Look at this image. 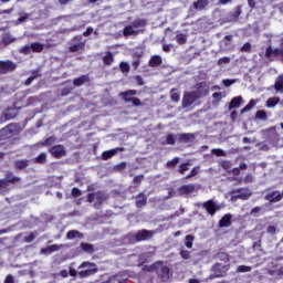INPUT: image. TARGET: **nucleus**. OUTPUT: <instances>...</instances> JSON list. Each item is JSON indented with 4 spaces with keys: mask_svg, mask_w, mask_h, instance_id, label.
Returning a JSON list of instances; mask_svg holds the SVG:
<instances>
[{
    "mask_svg": "<svg viewBox=\"0 0 283 283\" xmlns=\"http://www.w3.org/2000/svg\"><path fill=\"white\" fill-rule=\"evenodd\" d=\"M156 231L154 230H138L136 233H128L126 235V240H128L129 244H137V242H147L154 238Z\"/></svg>",
    "mask_w": 283,
    "mask_h": 283,
    "instance_id": "1",
    "label": "nucleus"
},
{
    "mask_svg": "<svg viewBox=\"0 0 283 283\" xmlns=\"http://www.w3.org/2000/svg\"><path fill=\"white\" fill-rule=\"evenodd\" d=\"M208 94H209V91L185 92L182 101H181V107L184 109H187V107H191V105H193V103H196V101H199V98H202V96H207Z\"/></svg>",
    "mask_w": 283,
    "mask_h": 283,
    "instance_id": "2",
    "label": "nucleus"
},
{
    "mask_svg": "<svg viewBox=\"0 0 283 283\" xmlns=\"http://www.w3.org/2000/svg\"><path fill=\"white\" fill-rule=\"evenodd\" d=\"M17 134H21V125L18 123L8 124L6 127L0 129V140H10Z\"/></svg>",
    "mask_w": 283,
    "mask_h": 283,
    "instance_id": "3",
    "label": "nucleus"
},
{
    "mask_svg": "<svg viewBox=\"0 0 283 283\" xmlns=\"http://www.w3.org/2000/svg\"><path fill=\"white\" fill-rule=\"evenodd\" d=\"M136 94H138L136 90H128L125 92H120L119 98H122L124 103H133L134 107H140L143 106V102H140V98L132 97V96H136Z\"/></svg>",
    "mask_w": 283,
    "mask_h": 283,
    "instance_id": "4",
    "label": "nucleus"
},
{
    "mask_svg": "<svg viewBox=\"0 0 283 283\" xmlns=\"http://www.w3.org/2000/svg\"><path fill=\"white\" fill-rule=\"evenodd\" d=\"M85 41L83 40V35L78 34L71 39V45L69 46V52L74 54L76 52H85Z\"/></svg>",
    "mask_w": 283,
    "mask_h": 283,
    "instance_id": "5",
    "label": "nucleus"
},
{
    "mask_svg": "<svg viewBox=\"0 0 283 283\" xmlns=\"http://www.w3.org/2000/svg\"><path fill=\"white\" fill-rule=\"evenodd\" d=\"M49 154H51L52 158L61 159L67 156V150L65 146L57 144L49 148Z\"/></svg>",
    "mask_w": 283,
    "mask_h": 283,
    "instance_id": "6",
    "label": "nucleus"
},
{
    "mask_svg": "<svg viewBox=\"0 0 283 283\" xmlns=\"http://www.w3.org/2000/svg\"><path fill=\"white\" fill-rule=\"evenodd\" d=\"M230 269L231 264L222 265V263H214L212 265V273L214 274V277H226Z\"/></svg>",
    "mask_w": 283,
    "mask_h": 283,
    "instance_id": "7",
    "label": "nucleus"
},
{
    "mask_svg": "<svg viewBox=\"0 0 283 283\" xmlns=\"http://www.w3.org/2000/svg\"><path fill=\"white\" fill-rule=\"evenodd\" d=\"M201 207L207 211V214L211 217L216 216V212L220 211L221 209V207L218 203H216V201H213L212 199L201 203Z\"/></svg>",
    "mask_w": 283,
    "mask_h": 283,
    "instance_id": "8",
    "label": "nucleus"
},
{
    "mask_svg": "<svg viewBox=\"0 0 283 283\" xmlns=\"http://www.w3.org/2000/svg\"><path fill=\"white\" fill-rule=\"evenodd\" d=\"M232 200H249L251 198V192L247 188H239L231 191Z\"/></svg>",
    "mask_w": 283,
    "mask_h": 283,
    "instance_id": "9",
    "label": "nucleus"
},
{
    "mask_svg": "<svg viewBox=\"0 0 283 283\" xmlns=\"http://www.w3.org/2000/svg\"><path fill=\"white\" fill-rule=\"evenodd\" d=\"M14 70H17V63L12 62V60L0 61V75L10 74Z\"/></svg>",
    "mask_w": 283,
    "mask_h": 283,
    "instance_id": "10",
    "label": "nucleus"
},
{
    "mask_svg": "<svg viewBox=\"0 0 283 283\" xmlns=\"http://www.w3.org/2000/svg\"><path fill=\"white\" fill-rule=\"evenodd\" d=\"M283 192H280L279 190H274L271 192H268L264 196V200L268 202H271L272 205H275V202H282Z\"/></svg>",
    "mask_w": 283,
    "mask_h": 283,
    "instance_id": "11",
    "label": "nucleus"
},
{
    "mask_svg": "<svg viewBox=\"0 0 283 283\" xmlns=\"http://www.w3.org/2000/svg\"><path fill=\"white\" fill-rule=\"evenodd\" d=\"M109 198V195H107L105 191L103 190H98L95 192V203L94 207L96 209H98V207H101V205H103V202H106V200Z\"/></svg>",
    "mask_w": 283,
    "mask_h": 283,
    "instance_id": "12",
    "label": "nucleus"
},
{
    "mask_svg": "<svg viewBox=\"0 0 283 283\" xmlns=\"http://www.w3.org/2000/svg\"><path fill=\"white\" fill-rule=\"evenodd\" d=\"M118 151H125L123 147H116L109 150H105L102 153V160H109V158H114Z\"/></svg>",
    "mask_w": 283,
    "mask_h": 283,
    "instance_id": "13",
    "label": "nucleus"
},
{
    "mask_svg": "<svg viewBox=\"0 0 283 283\" xmlns=\"http://www.w3.org/2000/svg\"><path fill=\"white\" fill-rule=\"evenodd\" d=\"M196 191V185L189 184V185H182L178 188L179 196H189V193H193Z\"/></svg>",
    "mask_w": 283,
    "mask_h": 283,
    "instance_id": "14",
    "label": "nucleus"
},
{
    "mask_svg": "<svg viewBox=\"0 0 283 283\" xmlns=\"http://www.w3.org/2000/svg\"><path fill=\"white\" fill-rule=\"evenodd\" d=\"M135 198V207L137 209H143V207H147V195H145V192H139Z\"/></svg>",
    "mask_w": 283,
    "mask_h": 283,
    "instance_id": "15",
    "label": "nucleus"
},
{
    "mask_svg": "<svg viewBox=\"0 0 283 283\" xmlns=\"http://www.w3.org/2000/svg\"><path fill=\"white\" fill-rule=\"evenodd\" d=\"M12 118H17V113H12L11 108H7L0 116V125L8 123V120H12Z\"/></svg>",
    "mask_w": 283,
    "mask_h": 283,
    "instance_id": "16",
    "label": "nucleus"
},
{
    "mask_svg": "<svg viewBox=\"0 0 283 283\" xmlns=\"http://www.w3.org/2000/svg\"><path fill=\"white\" fill-rule=\"evenodd\" d=\"M233 216L231 213H227L224 214L220 220H219V228L220 229H227L229 227H231V220H232Z\"/></svg>",
    "mask_w": 283,
    "mask_h": 283,
    "instance_id": "17",
    "label": "nucleus"
},
{
    "mask_svg": "<svg viewBox=\"0 0 283 283\" xmlns=\"http://www.w3.org/2000/svg\"><path fill=\"white\" fill-rule=\"evenodd\" d=\"M13 167L15 170H23L28 169L30 167V160L29 159H18L13 161Z\"/></svg>",
    "mask_w": 283,
    "mask_h": 283,
    "instance_id": "18",
    "label": "nucleus"
},
{
    "mask_svg": "<svg viewBox=\"0 0 283 283\" xmlns=\"http://www.w3.org/2000/svg\"><path fill=\"white\" fill-rule=\"evenodd\" d=\"M139 33L140 31L134 30V27L132 24H128L123 29V36H125L126 39L127 36H138Z\"/></svg>",
    "mask_w": 283,
    "mask_h": 283,
    "instance_id": "19",
    "label": "nucleus"
},
{
    "mask_svg": "<svg viewBox=\"0 0 283 283\" xmlns=\"http://www.w3.org/2000/svg\"><path fill=\"white\" fill-rule=\"evenodd\" d=\"M95 273H98V268L80 271L77 275L81 280H84V277H91V275H95Z\"/></svg>",
    "mask_w": 283,
    "mask_h": 283,
    "instance_id": "20",
    "label": "nucleus"
},
{
    "mask_svg": "<svg viewBox=\"0 0 283 283\" xmlns=\"http://www.w3.org/2000/svg\"><path fill=\"white\" fill-rule=\"evenodd\" d=\"M90 75H81L73 80V85L74 87H81L82 85H85V83H90Z\"/></svg>",
    "mask_w": 283,
    "mask_h": 283,
    "instance_id": "21",
    "label": "nucleus"
},
{
    "mask_svg": "<svg viewBox=\"0 0 283 283\" xmlns=\"http://www.w3.org/2000/svg\"><path fill=\"white\" fill-rule=\"evenodd\" d=\"M149 67H160L163 65V57L160 55H153L148 61Z\"/></svg>",
    "mask_w": 283,
    "mask_h": 283,
    "instance_id": "22",
    "label": "nucleus"
},
{
    "mask_svg": "<svg viewBox=\"0 0 283 283\" xmlns=\"http://www.w3.org/2000/svg\"><path fill=\"white\" fill-rule=\"evenodd\" d=\"M180 143H193L196 140V135L191 133H184L179 135Z\"/></svg>",
    "mask_w": 283,
    "mask_h": 283,
    "instance_id": "23",
    "label": "nucleus"
},
{
    "mask_svg": "<svg viewBox=\"0 0 283 283\" xmlns=\"http://www.w3.org/2000/svg\"><path fill=\"white\" fill-rule=\"evenodd\" d=\"M59 249H61V245L52 244L46 248H42L41 253H43L44 255H50V253H54V252L59 251Z\"/></svg>",
    "mask_w": 283,
    "mask_h": 283,
    "instance_id": "24",
    "label": "nucleus"
},
{
    "mask_svg": "<svg viewBox=\"0 0 283 283\" xmlns=\"http://www.w3.org/2000/svg\"><path fill=\"white\" fill-rule=\"evenodd\" d=\"M242 105V96H235L230 101L229 109H238Z\"/></svg>",
    "mask_w": 283,
    "mask_h": 283,
    "instance_id": "25",
    "label": "nucleus"
},
{
    "mask_svg": "<svg viewBox=\"0 0 283 283\" xmlns=\"http://www.w3.org/2000/svg\"><path fill=\"white\" fill-rule=\"evenodd\" d=\"M4 180L8 187V185H17V182H21V177H13L12 172H7Z\"/></svg>",
    "mask_w": 283,
    "mask_h": 283,
    "instance_id": "26",
    "label": "nucleus"
},
{
    "mask_svg": "<svg viewBox=\"0 0 283 283\" xmlns=\"http://www.w3.org/2000/svg\"><path fill=\"white\" fill-rule=\"evenodd\" d=\"M102 61L104 65H112V63H114V53H112V51H107L106 54L102 57Z\"/></svg>",
    "mask_w": 283,
    "mask_h": 283,
    "instance_id": "27",
    "label": "nucleus"
},
{
    "mask_svg": "<svg viewBox=\"0 0 283 283\" xmlns=\"http://www.w3.org/2000/svg\"><path fill=\"white\" fill-rule=\"evenodd\" d=\"M45 45H43V43L41 42H33L31 43V52H34L36 54H41V52H43Z\"/></svg>",
    "mask_w": 283,
    "mask_h": 283,
    "instance_id": "28",
    "label": "nucleus"
},
{
    "mask_svg": "<svg viewBox=\"0 0 283 283\" xmlns=\"http://www.w3.org/2000/svg\"><path fill=\"white\" fill-rule=\"evenodd\" d=\"M274 90L275 92H283V74L276 77V81L274 83Z\"/></svg>",
    "mask_w": 283,
    "mask_h": 283,
    "instance_id": "29",
    "label": "nucleus"
},
{
    "mask_svg": "<svg viewBox=\"0 0 283 283\" xmlns=\"http://www.w3.org/2000/svg\"><path fill=\"white\" fill-rule=\"evenodd\" d=\"M169 273H170L169 266L165 265L161 268L160 277H161L163 282L169 281Z\"/></svg>",
    "mask_w": 283,
    "mask_h": 283,
    "instance_id": "30",
    "label": "nucleus"
},
{
    "mask_svg": "<svg viewBox=\"0 0 283 283\" xmlns=\"http://www.w3.org/2000/svg\"><path fill=\"white\" fill-rule=\"evenodd\" d=\"M36 165H45L48 163V154L41 153L38 157L34 158Z\"/></svg>",
    "mask_w": 283,
    "mask_h": 283,
    "instance_id": "31",
    "label": "nucleus"
},
{
    "mask_svg": "<svg viewBox=\"0 0 283 283\" xmlns=\"http://www.w3.org/2000/svg\"><path fill=\"white\" fill-rule=\"evenodd\" d=\"M130 25L133 29L145 28V25H147V21L145 19H136L130 23Z\"/></svg>",
    "mask_w": 283,
    "mask_h": 283,
    "instance_id": "32",
    "label": "nucleus"
},
{
    "mask_svg": "<svg viewBox=\"0 0 283 283\" xmlns=\"http://www.w3.org/2000/svg\"><path fill=\"white\" fill-rule=\"evenodd\" d=\"M180 163V157H175L171 160H168L165 165L166 169H176V166Z\"/></svg>",
    "mask_w": 283,
    "mask_h": 283,
    "instance_id": "33",
    "label": "nucleus"
},
{
    "mask_svg": "<svg viewBox=\"0 0 283 283\" xmlns=\"http://www.w3.org/2000/svg\"><path fill=\"white\" fill-rule=\"evenodd\" d=\"M76 238H83V234L78 230H70L66 233V239L67 240H74Z\"/></svg>",
    "mask_w": 283,
    "mask_h": 283,
    "instance_id": "34",
    "label": "nucleus"
},
{
    "mask_svg": "<svg viewBox=\"0 0 283 283\" xmlns=\"http://www.w3.org/2000/svg\"><path fill=\"white\" fill-rule=\"evenodd\" d=\"M170 101H172V103H179L180 92H178V88H172L170 91Z\"/></svg>",
    "mask_w": 283,
    "mask_h": 283,
    "instance_id": "35",
    "label": "nucleus"
},
{
    "mask_svg": "<svg viewBox=\"0 0 283 283\" xmlns=\"http://www.w3.org/2000/svg\"><path fill=\"white\" fill-rule=\"evenodd\" d=\"M193 240H196V238L193 237V234H187L185 237V247L187 249H192L193 248Z\"/></svg>",
    "mask_w": 283,
    "mask_h": 283,
    "instance_id": "36",
    "label": "nucleus"
},
{
    "mask_svg": "<svg viewBox=\"0 0 283 283\" xmlns=\"http://www.w3.org/2000/svg\"><path fill=\"white\" fill-rule=\"evenodd\" d=\"M208 4L209 1L207 0H197L196 2H193V7L196 8V10H205Z\"/></svg>",
    "mask_w": 283,
    "mask_h": 283,
    "instance_id": "37",
    "label": "nucleus"
},
{
    "mask_svg": "<svg viewBox=\"0 0 283 283\" xmlns=\"http://www.w3.org/2000/svg\"><path fill=\"white\" fill-rule=\"evenodd\" d=\"M81 249L82 251H84V253H94V245H92L91 243L82 242Z\"/></svg>",
    "mask_w": 283,
    "mask_h": 283,
    "instance_id": "38",
    "label": "nucleus"
},
{
    "mask_svg": "<svg viewBox=\"0 0 283 283\" xmlns=\"http://www.w3.org/2000/svg\"><path fill=\"white\" fill-rule=\"evenodd\" d=\"M17 39H14L10 33H7L2 36V43L3 45H10V43H14Z\"/></svg>",
    "mask_w": 283,
    "mask_h": 283,
    "instance_id": "39",
    "label": "nucleus"
},
{
    "mask_svg": "<svg viewBox=\"0 0 283 283\" xmlns=\"http://www.w3.org/2000/svg\"><path fill=\"white\" fill-rule=\"evenodd\" d=\"M176 41H177L178 45H185V43H187V34H185V33L177 34Z\"/></svg>",
    "mask_w": 283,
    "mask_h": 283,
    "instance_id": "40",
    "label": "nucleus"
},
{
    "mask_svg": "<svg viewBox=\"0 0 283 283\" xmlns=\"http://www.w3.org/2000/svg\"><path fill=\"white\" fill-rule=\"evenodd\" d=\"M195 90H197L196 92H209V90H205V87H207V82H198L195 84ZM205 90V91H203Z\"/></svg>",
    "mask_w": 283,
    "mask_h": 283,
    "instance_id": "41",
    "label": "nucleus"
},
{
    "mask_svg": "<svg viewBox=\"0 0 283 283\" xmlns=\"http://www.w3.org/2000/svg\"><path fill=\"white\" fill-rule=\"evenodd\" d=\"M115 277L117 279V282H119V283H125L128 280L127 273H125V272H119V273L115 274Z\"/></svg>",
    "mask_w": 283,
    "mask_h": 283,
    "instance_id": "42",
    "label": "nucleus"
},
{
    "mask_svg": "<svg viewBox=\"0 0 283 283\" xmlns=\"http://www.w3.org/2000/svg\"><path fill=\"white\" fill-rule=\"evenodd\" d=\"M255 118L258 120H266V118H268L266 111H264V109L256 111Z\"/></svg>",
    "mask_w": 283,
    "mask_h": 283,
    "instance_id": "43",
    "label": "nucleus"
},
{
    "mask_svg": "<svg viewBox=\"0 0 283 283\" xmlns=\"http://www.w3.org/2000/svg\"><path fill=\"white\" fill-rule=\"evenodd\" d=\"M36 235H39V233L31 232L30 234L24 237L23 241L27 242V244H30V242H34V240H36Z\"/></svg>",
    "mask_w": 283,
    "mask_h": 283,
    "instance_id": "44",
    "label": "nucleus"
},
{
    "mask_svg": "<svg viewBox=\"0 0 283 283\" xmlns=\"http://www.w3.org/2000/svg\"><path fill=\"white\" fill-rule=\"evenodd\" d=\"M280 103V98L277 97H270L266 101V107H275V105H277Z\"/></svg>",
    "mask_w": 283,
    "mask_h": 283,
    "instance_id": "45",
    "label": "nucleus"
},
{
    "mask_svg": "<svg viewBox=\"0 0 283 283\" xmlns=\"http://www.w3.org/2000/svg\"><path fill=\"white\" fill-rule=\"evenodd\" d=\"M178 174H180L181 176H185L186 171H189V163H184L180 164L179 169L177 170Z\"/></svg>",
    "mask_w": 283,
    "mask_h": 283,
    "instance_id": "46",
    "label": "nucleus"
},
{
    "mask_svg": "<svg viewBox=\"0 0 283 283\" xmlns=\"http://www.w3.org/2000/svg\"><path fill=\"white\" fill-rule=\"evenodd\" d=\"M142 271H144V273H154V271H156V263H153L151 265H144Z\"/></svg>",
    "mask_w": 283,
    "mask_h": 283,
    "instance_id": "47",
    "label": "nucleus"
},
{
    "mask_svg": "<svg viewBox=\"0 0 283 283\" xmlns=\"http://www.w3.org/2000/svg\"><path fill=\"white\" fill-rule=\"evenodd\" d=\"M119 70L123 74H127L129 72V63L127 62H120L119 63Z\"/></svg>",
    "mask_w": 283,
    "mask_h": 283,
    "instance_id": "48",
    "label": "nucleus"
},
{
    "mask_svg": "<svg viewBox=\"0 0 283 283\" xmlns=\"http://www.w3.org/2000/svg\"><path fill=\"white\" fill-rule=\"evenodd\" d=\"M145 180V175H137L133 178V185L137 187Z\"/></svg>",
    "mask_w": 283,
    "mask_h": 283,
    "instance_id": "49",
    "label": "nucleus"
},
{
    "mask_svg": "<svg viewBox=\"0 0 283 283\" xmlns=\"http://www.w3.org/2000/svg\"><path fill=\"white\" fill-rule=\"evenodd\" d=\"M179 255H180V258H182V260H190L191 259V251L180 250Z\"/></svg>",
    "mask_w": 283,
    "mask_h": 283,
    "instance_id": "50",
    "label": "nucleus"
},
{
    "mask_svg": "<svg viewBox=\"0 0 283 283\" xmlns=\"http://www.w3.org/2000/svg\"><path fill=\"white\" fill-rule=\"evenodd\" d=\"M166 145H176V135L168 134L166 136Z\"/></svg>",
    "mask_w": 283,
    "mask_h": 283,
    "instance_id": "51",
    "label": "nucleus"
},
{
    "mask_svg": "<svg viewBox=\"0 0 283 283\" xmlns=\"http://www.w3.org/2000/svg\"><path fill=\"white\" fill-rule=\"evenodd\" d=\"M251 272V266L249 265H239L237 268V273H249Z\"/></svg>",
    "mask_w": 283,
    "mask_h": 283,
    "instance_id": "52",
    "label": "nucleus"
},
{
    "mask_svg": "<svg viewBox=\"0 0 283 283\" xmlns=\"http://www.w3.org/2000/svg\"><path fill=\"white\" fill-rule=\"evenodd\" d=\"M71 196L73 198H78V197L83 196V192L77 187H74V188H72Z\"/></svg>",
    "mask_w": 283,
    "mask_h": 283,
    "instance_id": "53",
    "label": "nucleus"
},
{
    "mask_svg": "<svg viewBox=\"0 0 283 283\" xmlns=\"http://www.w3.org/2000/svg\"><path fill=\"white\" fill-rule=\"evenodd\" d=\"M282 49H273V56H283V39L281 41Z\"/></svg>",
    "mask_w": 283,
    "mask_h": 283,
    "instance_id": "54",
    "label": "nucleus"
},
{
    "mask_svg": "<svg viewBox=\"0 0 283 283\" xmlns=\"http://www.w3.org/2000/svg\"><path fill=\"white\" fill-rule=\"evenodd\" d=\"M211 153L214 154V156H227V153L220 148H213Z\"/></svg>",
    "mask_w": 283,
    "mask_h": 283,
    "instance_id": "55",
    "label": "nucleus"
},
{
    "mask_svg": "<svg viewBox=\"0 0 283 283\" xmlns=\"http://www.w3.org/2000/svg\"><path fill=\"white\" fill-rule=\"evenodd\" d=\"M240 14H242V8L235 7L234 12L232 13L233 19H240Z\"/></svg>",
    "mask_w": 283,
    "mask_h": 283,
    "instance_id": "56",
    "label": "nucleus"
},
{
    "mask_svg": "<svg viewBox=\"0 0 283 283\" xmlns=\"http://www.w3.org/2000/svg\"><path fill=\"white\" fill-rule=\"evenodd\" d=\"M28 19H30V14L23 13V15L18 18L17 23H25V21H28Z\"/></svg>",
    "mask_w": 283,
    "mask_h": 283,
    "instance_id": "57",
    "label": "nucleus"
},
{
    "mask_svg": "<svg viewBox=\"0 0 283 283\" xmlns=\"http://www.w3.org/2000/svg\"><path fill=\"white\" fill-rule=\"evenodd\" d=\"M227 63H231V57L223 56V57L218 60V65H222V64H227Z\"/></svg>",
    "mask_w": 283,
    "mask_h": 283,
    "instance_id": "58",
    "label": "nucleus"
},
{
    "mask_svg": "<svg viewBox=\"0 0 283 283\" xmlns=\"http://www.w3.org/2000/svg\"><path fill=\"white\" fill-rule=\"evenodd\" d=\"M32 50L31 45H24L20 49L21 54H30V51Z\"/></svg>",
    "mask_w": 283,
    "mask_h": 283,
    "instance_id": "59",
    "label": "nucleus"
},
{
    "mask_svg": "<svg viewBox=\"0 0 283 283\" xmlns=\"http://www.w3.org/2000/svg\"><path fill=\"white\" fill-rule=\"evenodd\" d=\"M273 56V46L269 45L265 50V59H271Z\"/></svg>",
    "mask_w": 283,
    "mask_h": 283,
    "instance_id": "60",
    "label": "nucleus"
},
{
    "mask_svg": "<svg viewBox=\"0 0 283 283\" xmlns=\"http://www.w3.org/2000/svg\"><path fill=\"white\" fill-rule=\"evenodd\" d=\"M219 260H222L223 262H229V254L221 252L218 254Z\"/></svg>",
    "mask_w": 283,
    "mask_h": 283,
    "instance_id": "61",
    "label": "nucleus"
},
{
    "mask_svg": "<svg viewBox=\"0 0 283 283\" xmlns=\"http://www.w3.org/2000/svg\"><path fill=\"white\" fill-rule=\"evenodd\" d=\"M69 94H72V87L62 88L61 96H69Z\"/></svg>",
    "mask_w": 283,
    "mask_h": 283,
    "instance_id": "62",
    "label": "nucleus"
},
{
    "mask_svg": "<svg viewBox=\"0 0 283 283\" xmlns=\"http://www.w3.org/2000/svg\"><path fill=\"white\" fill-rule=\"evenodd\" d=\"M242 52H251V44L249 42L244 43L241 49Z\"/></svg>",
    "mask_w": 283,
    "mask_h": 283,
    "instance_id": "63",
    "label": "nucleus"
},
{
    "mask_svg": "<svg viewBox=\"0 0 283 283\" xmlns=\"http://www.w3.org/2000/svg\"><path fill=\"white\" fill-rule=\"evenodd\" d=\"M104 283H119L118 279H116V274L108 277V280Z\"/></svg>",
    "mask_w": 283,
    "mask_h": 283,
    "instance_id": "64",
    "label": "nucleus"
}]
</instances>
